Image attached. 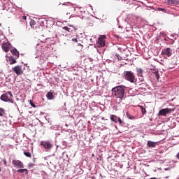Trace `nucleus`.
Segmentation results:
<instances>
[{
    "mask_svg": "<svg viewBox=\"0 0 179 179\" xmlns=\"http://www.w3.org/2000/svg\"><path fill=\"white\" fill-rule=\"evenodd\" d=\"M112 94L117 99H123L125 94V86L119 85L112 89Z\"/></svg>",
    "mask_w": 179,
    "mask_h": 179,
    "instance_id": "f257e3e1",
    "label": "nucleus"
},
{
    "mask_svg": "<svg viewBox=\"0 0 179 179\" xmlns=\"http://www.w3.org/2000/svg\"><path fill=\"white\" fill-rule=\"evenodd\" d=\"M0 100H1V101H4L5 103H14L13 101V94H12L11 92L8 91L5 94H3L1 96H0Z\"/></svg>",
    "mask_w": 179,
    "mask_h": 179,
    "instance_id": "f03ea898",
    "label": "nucleus"
},
{
    "mask_svg": "<svg viewBox=\"0 0 179 179\" xmlns=\"http://www.w3.org/2000/svg\"><path fill=\"white\" fill-rule=\"evenodd\" d=\"M124 79H126V80L128 82H130V83H135V82H136V78L132 71H124Z\"/></svg>",
    "mask_w": 179,
    "mask_h": 179,
    "instance_id": "7ed1b4c3",
    "label": "nucleus"
},
{
    "mask_svg": "<svg viewBox=\"0 0 179 179\" xmlns=\"http://www.w3.org/2000/svg\"><path fill=\"white\" fill-rule=\"evenodd\" d=\"M107 37L106 35H102L101 37L99 38L96 45L99 48H101L103 47H106V38Z\"/></svg>",
    "mask_w": 179,
    "mask_h": 179,
    "instance_id": "20e7f679",
    "label": "nucleus"
},
{
    "mask_svg": "<svg viewBox=\"0 0 179 179\" xmlns=\"http://www.w3.org/2000/svg\"><path fill=\"white\" fill-rule=\"evenodd\" d=\"M174 111V110L169 108H166L164 109H162L159 111L158 115H162L163 117H166L167 114H171V112Z\"/></svg>",
    "mask_w": 179,
    "mask_h": 179,
    "instance_id": "39448f33",
    "label": "nucleus"
},
{
    "mask_svg": "<svg viewBox=\"0 0 179 179\" xmlns=\"http://www.w3.org/2000/svg\"><path fill=\"white\" fill-rule=\"evenodd\" d=\"M41 146H43V148L45 150H50L52 149V143L51 142L47 141H41L40 143Z\"/></svg>",
    "mask_w": 179,
    "mask_h": 179,
    "instance_id": "423d86ee",
    "label": "nucleus"
},
{
    "mask_svg": "<svg viewBox=\"0 0 179 179\" xmlns=\"http://www.w3.org/2000/svg\"><path fill=\"white\" fill-rule=\"evenodd\" d=\"M13 71H14L17 76H20V75H23V69H22V66H15L13 68Z\"/></svg>",
    "mask_w": 179,
    "mask_h": 179,
    "instance_id": "0eeeda50",
    "label": "nucleus"
},
{
    "mask_svg": "<svg viewBox=\"0 0 179 179\" xmlns=\"http://www.w3.org/2000/svg\"><path fill=\"white\" fill-rule=\"evenodd\" d=\"M12 164H13L15 167H18L19 169H23L24 167L23 162H21L20 161L16 159H13L12 161Z\"/></svg>",
    "mask_w": 179,
    "mask_h": 179,
    "instance_id": "6e6552de",
    "label": "nucleus"
},
{
    "mask_svg": "<svg viewBox=\"0 0 179 179\" xmlns=\"http://www.w3.org/2000/svg\"><path fill=\"white\" fill-rule=\"evenodd\" d=\"M162 52L163 55H166V57H171L173 54V50L171 48H168L164 49Z\"/></svg>",
    "mask_w": 179,
    "mask_h": 179,
    "instance_id": "1a4fd4ad",
    "label": "nucleus"
},
{
    "mask_svg": "<svg viewBox=\"0 0 179 179\" xmlns=\"http://www.w3.org/2000/svg\"><path fill=\"white\" fill-rule=\"evenodd\" d=\"M1 48L3 50L5 51V52H8L10 48V45L9 44V43H4L1 45Z\"/></svg>",
    "mask_w": 179,
    "mask_h": 179,
    "instance_id": "9d476101",
    "label": "nucleus"
},
{
    "mask_svg": "<svg viewBox=\"0 0 179 179\" xmlns=\"http://www.w3.org/2000/svg\"><path fill=\"white\" fill-rule=\"evenodd\" d=\"M156 145H157V143L148 141L147 142V146L148 148H156Z\"/></svg>",
    "mask_w": 179,
    "mask_h": 179,
    "instance_id": "9b49d317",
    "label": "nucleus"
},
{
    "mask_svg": "<svg viewBox=\"0 0 179 179\" xmlns=\"http://www.w3.org/2000/svg\"><path fill=\"white\" fill-rule=\"evenodd\" d=\"M48 100H54V94L52 92H49L46 94Z\"/></svg>",
    "mask_w": 179,
    "mask_h": 179,
    "instance_id": "f8f14e48",
    "label": "nucleus"
},
{
    "mask_svg": "<svg viewBox=\"0 0 179 179\" xmlns=\"http://www.w3.org/2000/svg\"><path fill=\"white\" fill-rule=\"evenodd\" d=\"M136 71L137 75L138 76H143V69H142L141 68H136Z\"/></svg>",
    "mask_w": 179,
    "mask_h": 179,
    "instance_id": "ddd939ff",
    "label": "nucleus"
},
{
    "mask_svg": "<svg viewBox=\"0 0 179 179\" xmlns=\"http://www.w3.org/2000/svg\"><path fill=\"white\" fill-rule=\"evenodd\" d=\"M11 53L13 54V55H15V57H17V58H19V51H17V49H13L10 50Z\"/></svg>",
    "mask_w": 179,
    "mask_h": 179,
    "instance_id": "4468645a",
    "label": "nucleus"
},
{
    "mask_svg": "<svg viewBox=\"0 0 179 179\" xmlns=\"http://www.w3.org/2000/svg\"><path fill=\"white\" fill-rule=\"evenodd\" d=\"M138 107L141 109L143 115H145V114H146V108H143V106L141 105H139Z\"/></svg>",
    "mask_w": 179,
    "mask_h": 179,
    "instance_id": "2eb2a0df",
    "label": "nucleus"
},
{
    "mask_svg": "<svg viewBox=\"0 0 179 179\" xmlns=\"http://www.w3.org/2000/svg\"><path fill=\"white\" fill-rule=\"evenodd\" d=\"M117 117L115 115H110V120L111 121H113V122H115V124H117Z\"/></svg>",
    "mask_w": 179,
    "mask_h": 179,
    "instance_id": "dca6fc26",
    "label": "nucleus"
},
{
    "mask_svg": "<svg viewBox=\"0 0 179 179\" xmlns=\"http://www.w3.org/2000/svg\"><path fill=\"white\" fill-rule=\"evenodd\" d=\"M25 171L26 174H29V171H27V169H18L17 171V173H23Z\"/></svg>",
    "mask_w": 179,
    "mask_h": 179,
    "instance_id": "f3484780",
    "label": "nucleus"
},
{
    "mask_svg": "<svg viewBox=\"0 0 179 179\" xmlns=\"http://www.w3.org/2000/svg\"><path fill=\"white\" fill-rule=\"evenodd\" d=\"M167 3L169 5H173L177 3V0H167Z\"/></svg>",
    "mask_w": 179,
    "mask_h": 179,
    "instance_id": "a211bd4d",
    "label": "nucleus"
},
{
    "mask_svg": "<svg viewBox=\"0 0 179 179\" xmlns=\"http://www.w3.org/2000/svg\"><path fill=\"white\" fill-rule=\"evenodd\" d=\"M10 65H13V64H16V59H13V57H9Z\"/></svg>",
    "mask_w": 179,
    "mask_h": 179,
    "instance_id": "6ab92c4d",
    "label": "nucleus"
},
{
    "mask_svg": "<svg viewBox=\"0 0 179 179\" xmlns=\"http://www.w3.org/2000/svg\"><path fill=\"white\" fill-rule=\"evenodd\" d=\"M154 75H155L156 79H157V80H159V78H160V76L159 75V71L158 70L155 71V74Z\"/></svg>",
    "mask_w": 179,
    "mask_h": 179,
    "instance_id": "aec40b11",
    "label": "nucleus"
},
{
    "mask_svg": "<svg viewBox=\"0 0 179 179\" xmlns=\"http://www.w3.org/2000/svg\"><path fill=\"white\" fill-rule=\"evenodd\" d=\"M126 115L129 120H135V117L129 115V113L127 112Z\"/></svg>",
    "mask_w": 179,
    "mask_h": 179,
    "instance_id": "412c9836",
    "label": "nucleus"
},
{
    "mask_svg": "<svg viewBox=\"0 0 179 179\" xmlns=\"http://www.w3.org/2000/svg\"><path fill=\"white\" fill-rule=\"evenodd\" d=\"M24 155L26 156V157L31 158V153H30V152L24 151Z\"/></svg>",
    "mask_w": 179,
    "mask_h": 179,
    "instance_id": "4be33fe9",
    "label": "nucleus"
},
{
    "mask_svg": "<svg viewBox=\"0 0 179 179\" xmlns=\"http://www.w3.org/2000/svg\"><path fill=\"white\" fill-rule=\"evenodd\" d=\"M5 115V109L0 108V117Z\"/></svg>",
    "mask_w": 179,
    "mask_h": 179,
    "instance_id": "5701e85b",
    "label": "nucleus"
},
{
    "mask_svg": "<svg viewBox=\"0 0 179 179\" xmlns=\"http://www.w3.org/2000/svg\"><path fill=\"white\" fill-rule=\"evenodd\" d=\"M36 25V21L34 20H31L30 21V26L31 27H32L33 29H34V26Z\"/></svg>",
    "mask_w": 179,
    "mask_h": 179,
    "instance_id": "b1692460",
    "label": "nucleus"
},
{
    "mask_svg": "<svg viewBox=\"0 0 179 179\" xmlns=\"http://www.w3.org/2000/svg\"><path fill=\"white\" fill-rule=\"evenodd\" d=\"M63 29L65 30L66 31H69V33H71V31H72V30H71V28L68 27H63Z\"/></svg>",
    "mask_w": 179,
    "mask_h": 179,
    "instance_id": "393cba45",
    "label": "nucleus"
},
{
    "mask_svg": "<svg viewBox=\"0 0 179 179\" xmlns=\"http://www.w3.org/2000/svg\"><path fill=\"white\" fill-rule=\"evenodd\" d=\"M29 104L31 106V107H34V108H36V106L33 103V101L29 100Z\"/></svg>",
    "mask_w": 179,
    "mask_h": 179,
    "instance_id": "a878e982",
    "label": "nucleus"
},
{
    "mask_svg": "<svg viewBox=\"0 0 179 179\" xmlns=\"http://www.w3.org/2000/svg\"><path fill=\"white\" fill-rule=\"evenodd\" d=\"M20 20H27V17L26 15L21 17Z\"/></svg>",
    "mask_w": 179,
    "mask_h": 179,
    "instance_id": "bb28decb",
    "label": "nucleus"
},
{
    "mask_svg": "<svg viewBox=\"0 0 179 179\" xmlns=\"http://www.w3.org/2000/svg\"><path fill=\"white\" fill-rule=\"evenodd\" d=\"M71 41H73L74 43H78V38H73L71 39Z\"/></svg>",
    "mask_w": 179,
    "mask_h": 179,
    "instance_id": "cd10ccee",
    "label": "nucleus"
},
{
    "mask_svg": "<svg viewBox=\"0 0 179 179\" xmlns=\"http://www.w3.org/2000/svg\"><path fill=\"white\" fill-rule=\"evenodd\" d=\"M142 85H143V87H146V86H147L146 83H140L139 86H142Z\"/></svg>",
    "mask_w": 179,
    "mask_h": 179,
    "instance_id": "c85d7f7f",
    "label": "nucleus"
},
{
    "mask_svg": "<svg viewBox=\"0 0 179 179\" xmlns=\"http://www.w3.org/2000/svg\"><path fill=\"white\" fill-rule=\"evenodd\" d=\"M117 121H118V122H119V124H122V120L120 118V117H117Z\"/></svg>",
    "mask_w": 179,
    "mask_h": 179,
    "instance_id": "c756f323",
    "label": "nucleus"
},
{
    "mask_svg": "<svg viewBox=\"0 0 179 179\" xmlns=\"http://www.w3.org/2000/svg\"><path fill=\"white\" fill-rule=\"evenodd\" d=\"M3 162L4 163V166H8V162H6V159H3Z\"/></svg>",
    "mask_w": 179,
    "mask_h": 179,
    "instance_id": "7c9ffc66",
    "label": "nucleus"
},
{
    "mask_svg": "<svg viewBox=\"0 0 179 179\" xmlns=\"http://www.w3.org/2000/svg\"><path fill=\"white\" fill-rule=\"evenodd\" d=\"M78 47H81V50H83V45H82L81 43H78Z\"/></svg>",
    "mask_w": 179,
    "mask_h": 179,
    "instance_id": "2f4dec72",
    "label": "nucleus"
},
{
    "mask_svg": "<svg viewBox=\"0 0 179 179\" xmlns=\"http://www.w3.org/2000/svg\"><path fill=\"white\" fill-rule=\"evenodd\" d=\"M158 10H162V12H164V8H158Z\"/></svg>",
    "mask_w": 179,
    "mask_h": 179,
    "instance_id": "473e14b6",
    "label": "nucleus"
},
{
    "mask_svg": "<svg viewBox=\"0 0 179 179\" xmlns=\"http://www.w3.org/2000/svg\"><path fill=\"white\" fill-rule=\"evenodd\" d=\"M155 71H157V69H152V73H154V75H155Z\"/></svg>",
    "mask_w": 179,
    "mask_h": 179,
    "instance_id": "72a5a7b5",
    "label": "nucleus"
},
{
    "mask_svg": "<svg viewBox=\"0 0 179 179\" xmlns=\"http://www.w3.org/2000/svg\"><path fill=\"white\" fill-rule=\"evenodd\" d=\"M1 167H0V173H1Z\"/></svg>",
    "mask_w": 179,
    "mask_h": 179,
    "instance_id": "f704fd0d",
    "label": "nucleus"
},
{
    "mask_svg": "<svg viewBox=\"0 0 179 179\" xmlns=\"http://www.w3.org/2000/svg\"><path fill=\"white\" fill-rule=\"evenodd\" d=\"M166 178H169V176H166Z\"/></svg>",
    "mask_w": 179,
    "mask_h": 179,
    "instance_id": "c9c22d12",
    "label": "nucleus"
},
{
    "mask_svg": "<svg viewBox=\"0 0 179 179\" xmlns=\"http://www.w3.org/2000/svg\"><path fill=\"white\" fill-rule=\"evenodd\" d=\"M92 179H94V178H92Z\"/></svg>",
    "mask_w": 179,
    "mask_h": 179,
    "instance_id": "e433bc0d",
    "label": "nucleus"
}]
</instances>
